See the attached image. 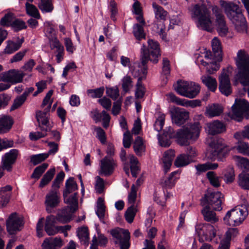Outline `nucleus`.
I'll return each instance as SVG.
<instances>
[{"mask_svg":"<svg viewBox=\"0 0 249 249\" xmlns=\"http://www.w3.org/2000/svg\"><path fill=\"white\" fill-rule=\"evenodd\" d=\"M64 244V241L60 237H49L44 239L41 247L42 249H60Z\"/></svg>","mask_w":249,"mask_h":249,"instance_id":"21","label":"nucleus"},{"mask_svg":"<svg viewBox=\"0 0 249 249\" xmlns=\"http://www.w3.org/2000/svg\"><path fill=\"white\" fill-rule=\"evenodd\" d=\"M15 31H18L22 29H26L27 26L26 25L25 22L19 19H15L12 23L11 26Z\"/></svg>","mask_w":249,"mask_h":249,"instance_id":"62","label":"nucleus"},{"mask_svg":"<svg viewBox=\"0 0 249 249\" xmlns=\"http://www.w3.org/2000/svg\"><path fill=\"white\" fill-rule=\"evenodd\" d=\"M212 47L213 53L211 52H207L205 54V58L214 59L219 62L221 61L222 60V50L220 41L217 38L214 37L212 40Z\"/></svg>","mask_w":249,"mask_h":249,"instance_id":"17","label":"nucleus"},{"mask_svg":"<svg viewBox=\"0 0 249 249\" xmlns=\"http://www.w3.org/2000/svg\"><path fill=\"white\" fill-rule=\"evenodd\" d=\"M148 56L145 53L141 54V61L135 64L136 66L132 72L134 77L138 78V80L142 78V80L145 78L147 68L146 64L149 61Z\"/></svg>","mask_w":249,"mask_h":249,"instance_id":"14","label":"nucleus"},{"mask_svg":"<svg viewBox=\"0 0 249 249\" xmlns=\"http://www.w3.org/2000/svg\"><path fill=\"white\" fill-rule=\"evenodd\" d=\"M14 15L9 12L6 14L0 20V25L2 26H11L12 22L14 20Z\"/></svg>","mask_w":249,"mask_h":249,"instance_id":"54","label":"nucleus"},{"mask_svg":"<svg viewBox=\"0 0 249 249\" xmlns=\"http://www.w3.org/2000/svg\"><path fill=\"white\" fill-rule=\"evenodd\" d=\"M238 185L244 190H249V174L242 172L238 176Z\"/></svg>","mask_w":249,"mask_h":249,"instance_id":"47","label":"nucleus"},{"mask_svg":"<svg viewBox=\"0 0 249 249\" xmlns=\"http://www.w3.org/2000/svg\"><path fill=\"white\" fill-rule=\"evenodd\" d=\"M165 121V115L160 114L155 122L154 127L155 129L158 132L161 131L163 127Z\"/></svg>","mask_w":249,"mask_h":249,"instance_id":"63","label":"nucleus"},{"mask_svg":"<svg viewBox=\"0 0 249 249\" xmlns=\"http://www.w3.org/2000/svg\"><path fill=\"white\" fill-rule=\"evenodd\" d=\"M63 196L64 202L68 205L67 208L71 209L72 212H75L78 209L77 193H74L71 196L66 195Z\"/></svg>","mask_w":249,"mask_h":249,"instance_id":"29","label":"nucleus"},{"mask_svg":"<svg viewBox=\"0 0 249 249\" xmlns=\"http://www.w3.org/2000/svg\"><path fill=\"white\" fill-rule=\"evenodd\" d=\"M55 217L50 215L46 217L45 230L48 235H53L59 231L58 226H55Z\"/></svg>","mask_w":249,"mask_h":249,"instance_id":"23","label":"nucleus"},{"mask_svg":"<svg viewBox=\"0 0 249 249\" xmlns=\"http://www.w3.org/2000/svg\"><path fill=\"white\" fill-rule=\"evenodd\" d=\"M249 113V102L244 99H236L232 106L231 118L240 122L243 116Z\"/></svg>","mask_w":249,"mask_h":249,"instance_id":"8","label":"nucleus"},{"mask_svg":"<svg viewBox=\"0 0 249 249\" xmlns=\"http://www.w3.org/2000/svg\"><path fill=\"white\" fill-rule=\"evenodd\" d=\"M192 18L197 20V26L208 32L213 29V20L211 12L207 6L202 4L192 5L190 9Z\"/></svg>","mask_w":249,"mask_h":249,"instance_id":"2","label":"nucleus"},{"mask_svg":"<svg viewBox=\"0 0 249 249\" xmlns=\"http://www.w3.org/2000/svg\"><path fill=\"white\" fill-rule=\"evenodd\" d=\"M236 165L242 170L249 172V160L240 156L233 157Z\"/></svg>","mask_w":249,"mask_h":249,"instance_id":"40","label":"nucleus"},{"mask_svg":"<svg viewBox=\"0 0 249 249\" xmlns=\"http://www.w3.org/2000/svg\"><path fill=\"white\" fill-rule=\"evenodd\" d=\"M133 147L134 151L138 156H142L145 152V147L141 137L139 136L136 137L134 142Z\"/></svg>","mask_w":249,"mask_h":249,"instance_id":"41","label":"nucleus"},{"mask_svg":"<svg viewBox=\"0 0 249 249\" xmlns=\"http://www.w3.org/2000/svg\"><path fill=\"white\" fill-rule=\"evenodd\" d=\"M92 118L96 123L102 120L103 122V126L105 128H107L109 125L110 117L109 114L105 110L102 111L101 113L97 110H95Z\"/></svg>","mask_w":249,"mask_h":249,"instance_id":"26","label":"nucleus"},{"mask_svg":"<svg viewBox=\"0 0 249 249\" xmlns=\"http://www.w3.org/2000/svg\"><path fill=\"white\" fill-rule=\"evenodd\" d=\"M155 18L158 20H165L168 13L160 6L156 2L152 3Z\"/></svg>","mask_w":249,"mask_h":249,"instance_id":"36","label":"nucleus"},{"mask_svg":"<svg viewBox=\"0 0 249 249\" xmlns=\"http://www.w3.org/2000/svg\"><path fill=\"white\" fill-rule=\"evenodd\" d=\"M55 173V168H52L50 169L41 178L39 187L43 188L46 185H47L53 179Z\"/></svg>","mask_w":249,"mask_h":249,"instance_id":"43","label":"nucleus"},{"mask_svg":"<svg viewBox=\"0 0 249 249\" xmlns=\"http://www.w3.org/2000/svg\"><path fill=\"white\" fill-rule=\"evenodd\" d=\"M106 94L113 100H116L119 96V90L118 88L116 87L107 88Z\"/></svg>","mask_w":249,"mask_h":249,"instance_id":"61","label":"nucleus"},{"mask_svg":"<svg viewBox=\"0 0 249 249\" xmlns=\"http://www.w3.org/2000/svg\"><path fill=\"white\" fill-rule=\"evenodd\" d=\"M141 54L144 53H146L148 56V60L152 61L154 63L158 62V57L160 55V48L159 43L152 39L148 41V48L145 49V46L143 45L142 48Z\"/></svg>","mask_w":249,"mask_h":249,"instance_id":"10","label":"nucleus"},{"mask_svg":"<svg viewBox=\"0 0 249 249\" xmlns=\"http://www.w3.org/2000/svg\"><path fill=\"white\" fill-rule=\"evenodd\" d=\"M202 82L212 91H214L217 88V81L216 79L210 76H202L201 77Z\"/></svg>","mask_w":249,"mask_h":249,"instance_id":"45","label":"nucleus"},{"mask_svg":"<svg viewBox=\"0 0 249 249\" xmlns=\"http://www.w3.org/2000/svg\"><path fill=\"white\" fill-rule=\"evenodd\" d=\"M175 156V152L174 150L170 149L164 152L163 157L161 159L162 167L164 172L167 173L172 163V161Z\"/></svg>","mask_w":249,"mask_h":249,"instance_id":"24","label":"nucleus"},{"mask_svg":"<svg viewBox=\"0 0 249 249\" xmlns=\"http://www.w3.org/2000/svg\"><path fill=\"white\" fill-rule=\"evenodd\" d=\"M248 214V204L245 202L228 211L224 217V221L228 225L237 226L243 222Z\"/></svg>","mask_w":249,"mask_h":249,"instance_id":"5","label":"nucleus"},{"mask_svg":"<svg viewBox=\"0 0 249 249\" xmlns=\"http://www.w3.org/2000/svg\"><path fill=\"white\" fill-rule=\"evenodd\" d=\"M77 234L81 242L86 246L89 243V233L87 227H81L77 230Z\"/></svg>","mask_w":249,"mask_h":249,"instance_id":"38","label":"nucleus"},{"mask_svg":"<svg viewBox=\"0 0 249 249\" xmlns=\"http://www.w3.org/2000/svg\"><path fill=\"white\" fill-rule=\"evenodd\" d=\"M212 11L216 18L215 22L217 26H221L226 24L224 15L222 14L221 10L217 6H213L212 8Z\"/></svg>","mask_w":249,"mask_h":249,"instance_id":"42","label":"nucleus"},{"mask_svg":"<svg viewBox=\"0 0 249 249\" xmlns=\"http://www.w3.org/2000/svg\"><path fill=\"white\" fill-rule=\"evenodd\" d=\"M74 213L69 208H65L58 213L55 220L63 223H68L71 219L72 214Z\"/></svg>","mask_w":249,"mask_h":249,"instance_id":"30","label":"nucleus"},{"mask_svg":"<svg viewBox=\"0 0 249 249\" xmlns=\"http://www.w3.org/2000/svg\"><path fill=\"white\" fill-rule=\"evenodd\" d=\"M210 59L209 62H206L203 60L200 61L201 64L206 67L207 72L212 74L214 71H218L220 68V65L218 63L219 61H216L214 59Z\"/></svg>","mask_w":249,"mask_h":249,"instance_id":"37","label":"nucleus"},{"mask_svg":"<svg viewBox=\"0 0 249 249\" xmlns=\"http://www.w3.org/2000/svg\"><path fill=\"white\" fill-rule=\"evenodd\" d=\"M207 178L213 187H218L220 185V178L213 171H209L207 173Z\"/></svg>","mask_w":249,"mask_h":249,"instance_id":"52","label":"nucleus"},{"mask_svg":"<svg viewBox=\"0 0 249 249\" xmlns=\"http://www.w3.org/2000/svg\"><path fill=\"white\" fill-rule=\"evenodd\" d=\"M220 4L224 8L228 18L234 25L236 29L239 31L246 30V20L239 6L233 2L221 0Z\"/></svg>","mask_w":249,"mask_h":249,"instance_id":"3","label":"nucleus"},{"mask_svg":"<svg viewBox=\"0 0 249 249\" xmlns=\"http://www.w3.org/2000/svg\"><path fill=\"white\" fill-rule=\"evenodd\" d=\"M105 208L104 199L102 197H99L97 202L96 213L100 219H102L104 217Z\"/></svg>","mask_w":249,"mask_h":249,"instance_id":"51","label":"nucleus"},{"mask_svg":"<svg viewBox=\"0 0 249 249\" xmlns=\"http://www.w3.org/2000/svg\"><path fill=\"white\" fill-rule=\"evenodd\" d=\"M105 89L103 87L96 89H90L87 90L88 94L92 98H100L102 96Z\"/></svg>","mask_w":249,"mask_h":249,"instance_id":"59","label":"nucleus"},{"mask_svg":"<svg viewBox=\"0 0 249 249\" xmlns=\"http://www.w3.org/2000/svg\"><path fill=\"white\" fill-rule=\"evenodd\" d=\"M178 171L172 172L169 177L161 182L162 186L164 188H171L175 184L177 179L179 178Z\"/></svg>","mask_w":249,"mask_h":249,"instance_id":"34","label":"nucleus"},{"mask_svg":"<svg viewBox=\"0 0 249 249\" xmlns=\"http://www.w3.org/2000/svg\"><path fill=\"white\" fill-rule=\"evenodd\" d=\"M223 199V195L220 192L209 191L201 199V204L202 206L207 205L215 211H220Z\"/></svg>","mask_w":249,"mask_h":249,"instance_id":"6","label":"nucleus"},{"mask_svg":"<svg viewBox=\"0 0 249 249\" xmlns=\"http://www.w3.org/2000/svg\"><path fill=\"white\" fill-rule=\"evenodd\" d=\"M61 201V196L58 190L52 188L45 196V205L48 213L54 212V209L57 207Z\"/></svg>","mask_w":249,"mask_h":249,"instance_id":"9","label":"nucleus"},{"mask_svg":"<svg viewBox=\"0 0 249 249\" xmlns=\"http://www.w3.org/2000/svg\"><path fill=\"white\" fill-rule=\"evenodd\" d=\"M219 89L222 94L228 96L232 92L229 78V70L223 69L219 76Z\"/></svg>","mask_w":249,"mask_h":249,"instance_id":"11","label":"nucleus"},{"mask_svg":"<svg viewBox=\"0 0 249 249\" xmlns=\"http://www.w3.org/2000/svg\"><path fill=\"white\" fill-rule=\"evenodd\" d=\"M38 6L43 13L51 12L53 8L51 0H40Z\"/></svg>","mask_w":249,"mask_h":249,"instance_id":"50","label":"nucleus"},{"mask_svg":"<svg viewBox=\"0 0 249 249\" xmlns=\"http://www.w3.org/2000/svg\"><path fill=\"white\" fill-rule=\"evenodd\" d=\"M207 130L209 134L214 135L224 132L226 126L219 121H214L207 124Z\"/></svg>","mask_w":249,"mask_h":249,"instance_id":"22","label":"nucleus"},{"mask_svg":"<svg viewBox=\"0 0 249 249\" xmlns=\"http://www.w3.org/2000/svg\"><path fill=\"white\" fill-rule=\"evenodd\" d=\"M223 111L222 107L218 105H213L207 107L206 113L210 118L217 116L221 114Z\"/></svg>","mask_w":249,"mask_h":249,"instance_id":"46","label":"nucleus"},{"mask_svg":"<svg viewBox=\"0 0 249 249\" xmlns=\"http://www.w3.org/2000/svg\"><path fill=\"white\" fill-rule=\"evenodd\" d=\"M189 82L179 80L176 84L174 85L175 90L179 94L186 97L187 93L188 88L189 87Z\"/></svg>","mask_w":249,"mask_h":249,"instance_id":"35","label":"nucleus"},{"mask_svg":"<svg viewBox=\"0 0 249 249\" xmlns=\"http://www.w3.org/2000/svg\"><path fill=\"white\" fill-rule=\"evenodd\" d=\"M51 107V104H49L48 106L45 108L43 111H38L36 113V118L39 125L41 124L43 126L47 127L48 123V117L49 115V111Z\"/></svg>","mask_w":249,"mask_h":249,"instance_id":"27","label":"nucleus"},{"mask_svg":"<svg viewBox=\"0 0 249 249\" xmlns=\"http://www.w3.org/2000/svg\"><path fill=\"white\" fill-rule=\"evenodd\" d=\"M25 75V73L18 70L12 69L4 72L0 80L5 82H10L12 84H16L22 81Z\"/></svg>","mask_w":249,"mask_h":249,"instance_id":"13","label":"nucleus"},{"mask_svg":"<svg viewBox=\"0 0 249 249\" xmlns=\"http://www.w3.org/2000/svg\"><path fill=\"white\" fill-rule=\"evenodd\" d=\"M189 87L188 88L186 97L189 98H195L200 91V86L193 82H189Z\"/></svg>","mask_w":249,"mask_h":249,"instance_id":"48","label":"nucleus"},{"mask_svg":"<svg viewBox=\"0 0 249 249\" xmlns=\"http://www.w3.org/2000/svg\"><path fill=\"white\" fill-rule=\"evenodd\" d=\"M167 96L169 97L171 102L175 103L178 105L185 107L189 106L193 108L201 106V101L199 100L186 101L185 99L178 98L172 93H169Z\"/></svg>","mask_w":249,"mask_h":249,"instance_id":"20","label":"nucleus"},{"mask_svg":"<svg viewBox=\"0 0 249 249\" xmlns=\"http://www.w3.org/2000/svg\"><path fill=\"white\" fill-rule=\"evenodd\" d=\"M116 167L115 161L112 158L106 156L100 161L99 174L109 176L113 174Z\"/></svg>","mask_w":249,"mask_h":249,"instance_id":"15","label":"nucleus"},{"mask_svg":"<svg viewBox=\"0 0 249 249\" xmlns=\"http://www.w3.org/2000/svg\"><path fill=\"white\" fill-rule=\"evenodd\" d=\"M133 34L137 39L140 40L145 36L142 25L138 24H135L133 26Z\"/></svg>","mask_w":249,"mask_h":249,"instance_id":"56","label":"nucleus"},{"mask_svg":"<svg viewBox=\"0 0 249 249\" xmlns=\"http://www.w3.org/2000/svg\"><path fill=\"white\" fill-rule=\"evenodd\" d=\"M18 153V150L12 149L4 154L2 159L3 169L8 172L12 171V165L15 163Z\"/></svg>","mask_w":249,"mask_h":249,"instance_id":"18","label":"nucleus"},{"mask_svg":"<svg viewBox=\"0 0 249 249\" xmlns=\"http://www.w3.org/2000/svg\"><path fill=\"white\" fill-rule=\"evenodd\" d=\"M48 157V154L46 153L39 154L33 155L31 157V161L34 164L36 165L43 161Z\"/></svg>","mask_w":249,"mask_h":249,"instance_id":"64","label":"nucleus"},{"mask_svg":"<svg viewBox=\"0 0 249 249\" xmlns=\"http://www.w3.org/2000/svg\"><path fill=\"white\" fill-rule=\"evenodd\" d=\"M205 232H203V237L199 239L200 242L204 241H211L216 236V230L213 226L211 224H205Z\"/></svg>","mask_w":249,"mask_h":249,"instance_id":"28","label":"nucleus"},{"mask_svg":"<svg viewBox=\"0 0 249 249\" xmlns=\"http://www.w3.org/2000/svg\"><path fill=\"white\" fill-rule=\"evenodd\" d=\"M200 128L199 123L197 122L178 130L176 134L178 143L181 145H187L190 140H196L199 136Z\"/></svg>","mask_w":249,"mask_h":249,"instance_id":"4","label":"nucleus"},{"mask_svg":"<svg viewBox=\"0 0 249 249\" xmlns=\"http://www.w3.org/2000/svg\"><path fill=\"white\" fill-rule=\"evenodd\" d=\"M236 149L240 153L249 156V145L248 143L239 142L236 146Z\"/></svg>","mask_w":249,"mask_h":249,"instance_id":"58","label":"nucleus"},{"mask_svg":"<svg viewBox=\"0 0 249 249\" xmlns=\"http://www.w3.org/2000/svg\"><path fill=\"white\" fill-rule=\"evenodd\" d=\"M114 243L118 245L120 249H129L130 246V233L128 230L116 228L110 231Z\"/></svg>","mask_w":249,"mask_h":249,"instance_id":"7","label":"nucleus"},{"mask_svg":"<svg viewBox=\"0 0 249 249\" xmlns=\"http://www.w3.org/2000/svg\"><path fill=\"white\" fill-rule=\"evenodd\" d=\"M48 167V164L44 163L36 167L32 176V178L38 179Z\"/></svg>","mask_w":249,"mask_h":249,"instance_id":"55","label":"nucleus"},{"mask_svg":"<svg viewBox=\"0 0 249 249\" xmlns=\"http://www.w3.org/2000/svg\"><path fill=\"white\" fill-rule=\"evenodd\" d=\"M18 39V40L16 42L12 41H8L7 42V45L4 49L5 53H12L20 48L21 44L24 42V38L22 37L21 39Z\"/></svg>","mask_w":249,"mask_h":249,"instance_id":"33","label":"nucleus"},{"mask_svg":"<svg viewBox=\"0 0 249 249\" xmlns=\"http://www.w3.org/2000/svg\"><path fill=\"white\" fill-rule=\"evenodd\" d=\"M218 166L217 163L208 162L204 164H199L196 165L195 167L197 171L196 174L200 175L201 173L206 172L208 170L215 169Z\"/></svg>","mask_w":249,"mask_h":249,"instance_id":"44","label":"nucleus"},{"mask_svg":"<svg viewBox=\"0 0 249 249\" xmlns=\"http://www.w3.org/2000/svg\"><path fill=\"white\" fill-rule=\"evenodd\" d=\"M196 156V151L193 147L189 146L187 148V154H180L175 161L177 167L186 166L193 161V158Z\"/></svg>","mask_w":249,"mask_h":249,"instance_id":"16","label":"nucleus"},{"mask_svg":"<svg viewBox=\"0 0 249 249\" xmlns=\"http://www.w3.org/2000/svg\"><path fill=\"white\" fill-rule=\"evenodd\" d=\"M6 224L8 232L10 234H15L20 230V227L22 226V219L18 216L16 213H14L10 215Z\"/></svg>","mask_w":249,"mask_h":249,"instance_id":"12","label":"nucleus"},{"mask_svg":"<svg viewBox=\"0 0 249 249\" xmlns=\"http://www.w3.org/2000/svg\"><path fill=\"white\" fill-rule=\"evenodd\" d=\"M203 209L201 210V213L203 215L205 221L211 223H215L218 221V218L216 216L215 213L211 210V207L207 205L203 206Z\"/></svg>","mask_w":249,"mask_h":249,"instance_id":"31","label":"nucleus"},{"mask_svg":"<svg viewBox=\"0 0 249 249\" xmlns=\"http://www.w3.org/2000/svg\"><path fill=\"white\" fill-rule=\"evenodd\" d=\"M13 124L12 118L8 115H0V134L7 133Z\"/></svg>","mask_w":249,"mask_h":249,"instance_id":"25","label":"nucleus"},{"mask_svg":"<svg viewBox=\"0 0 249 249\" xmlns=\"http://www.w3.org/2000/svg\"><path fill=\"white\" fill-rule=\"evenodd\" d=\"M136 208L134 205H131L127 210L125 213V217L126 220L129 223H131L133 221L134 217L136 213Z\"/></svg>","mask_w":249,"mask_h":249,"instance_id":"57","label":"nucleus"},{"mask_svg":"<svg viewBox=\"0 0 249 249\" xmlns=\"http://www.w3.org/2000/svg\"><path fill=\"white\" fill-rule=\"evenodd\" d=\"M189 118V112L183 108L175 107L172 111L173 123L178 126L184 124Z\"/></svg>","mask_w":249,"mask_h":249,"instance_id":"19","label":"nucleus"},{"mask_svg":"<svg viewBox=\"0 0 249 249\" xmlns=\"http://www.w3.org/2000/svg\"><path fill=\"white\" fill-rule=\"evenodd\" d=\"M41 132H36L30 133L29 137L32 141H36L39 138L44 137L47 135V132L50 130V128L44 126H40Z\"/></svg>","mask_w":249,"mask_h":249,"instance_id":"53","label":"nucleus"},{"mask_svg":"<svg viewBox=\"0 0 249 249\" xmlns=\"http://www.w3.org/2000/svg\"><path fill=\"white\" fill-rule=\"evenodd\" d=\"M78 188L77 185L74 180V178H70L65 183V189L63 192V196L69 195L74 192Z\"/></svg>","mask_w":249,"mask_h":249,"instance_id":"39","label":"nucleus"},{"mask_svg":"<svg viewBox=\"0 0 249 249\" xmlns=\"http://www.w3.org/2000/svg\"><path fill=\"white\" fill-rule=\"evenodd\" d=\"M142 78L138 80L136 85V90L135 92V97L137 99L142 98L144 95L145 90L142 86Z\"/></svg>","mask_w":249,"mask_h":249,"instance_id":"60","label":"nucleus"},{"mask_svg":"<svg viewBox=\"0 0 249 249\" xmlns=\"http://www.w3.org/2000/svg\"><path fill=\"white\" fill-rule=\"evenodd\" d=\"M26 11L27 14L36 19H39L40 16L37 8L34 5L30 4L28 2L25 3Z\"/></svg>","mask_w":249,"mask_h":249,"instance_id":"49","label":"nucleus"},{"mask_svg":"<svg viewBox=\"0 0 249 249\" xmlns=\"http://www.w3.org/2000/svg\"><path fill=\"white\" fill-rule=\"evenodd\" d=\"M222 140H213L210 143L211 152L213 157L211 159L217 156L223 150L224 146L222 144Z\"/></svg>","mask_w":249,"mask_h":249,"instance_id":"32","label":"nucleus"},{"mask_svg":"<svg viewBox=\"0 0 249 249\" xmlns=\"http://www.w3.org/2000/svg\"><path fill=\"white\" fill-rule=\"evenodd\" d=\"M235 60L238 69L235 75V82H239L244 87L243 89L247 91L249 97V55L245 50H240Z\"/></svg>","mask_w":249,"mask_h":249,"instance_id":"1","label":"nucleus"}]
</instances>
